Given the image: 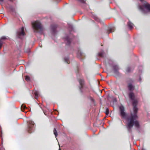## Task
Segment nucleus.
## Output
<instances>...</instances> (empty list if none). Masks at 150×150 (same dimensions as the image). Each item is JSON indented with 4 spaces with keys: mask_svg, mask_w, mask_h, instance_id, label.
<instances>
[{
    "mask_svg": "<svg viewBox=\"0 0 150 150\" xmlns=\"http://www.w3.org/2000/svg\"><path fill=\"white\" fill-rule=\"evenodd\" d=\"M128 96L129 98L132 100L133 101V110L134 113V115L131 114V116L127 119L128 122L127 128L128 131H129L134 125L136 127H138L139 124L138 122L136 120V119L137 117L136 115L138 110L137 108L136 107L137 101L136 100H134V94L131 91L129 93Z\"/></svg>",
    "mask_w": 150,
    "mask_h": 150,
    "instance_id": "f257e3e1",
    "label": "nucleus"
},
{
    "mask_svg": "<svg viewBox=\"0 0 150 150\" xmlns=\"http://www.w3.org/2000/svg\"><path fill=\"white\" fill-rule=\"evenodd\" d=\"M32 26L35 32H38L39 30L42 31L43 27L40 23L38 21H36L32 23Z\"/></svg>",
    "mask_w": 150,
    "mask_h": 150,
    "instance_id": "f03ea898",
    "label": "nucleus"
},
{
    "mask_svg": "<svg viewBox=\"0 0 150 150\" xmlns=\"http://www.w3.org/2000/svg\"><path fill=\"white\" fill-rule=\"evenodd\" d=\"M25 34V28L23 27L19 29L16 32V35L17 38L22 39Z\"/></svg>",
    "mask_w": 150,
    "mask_h": 150,
    "instance_id": "7ed1b4c3",
    "label": "nucleus"
},
{
    "mask_svg": "<svg viewBox=\"0 0 150 150\" xmlns=\"http://www.w3.org/2000/svg\"><path fill=\"white\" fill-rule=\"evenodd\" d=\"M120 115L122 118L125 119L127 118V115L125 112L124 107L122 105H121L119 106Z\"/></svg>",
    "mask_w": 150,
    "mask_h": 150,
    "instance_id": "20e7f679",
    "label": "nucleus"
},
{
    "mask_svg": "<svg viewBox=\"0 0 150 150\" xmlns=\"http://www.w3.org/2000/svg\"><path fill=\"white\" fill-rule=\"evenodd\" d=\"M146 9L147 10L150 11V4L146 3L143 6H139L138 7L139 9L143 13H145L144 11V9L143 7Z\"/></svg>",
    "mask_w": 150,
    "mask_h": 150,
    "instance_id": "39448f33",
    "label": "nucleus"
},
{
    "mask_svg": "<svg viewBox=\"0 0 150 150\" xmlns=\"http://www.w3.org/2000/svg\"><path fill=\"white\" fill-rule=\"evenodd\" d=\"M28 131H31L32 128L34 127V123L33 121H29L28 122Z\"/></svg>",
    "mask_w": 150,
    "mask_h": 150,
    "instance_id": "423d86ee",
    "label": "nucleus"
},
{
    "mask_svg": "<svg viewBox=\"0 0 150 150\" xmlns=\"http://www.w3.org/2000/svg\"><path fill=\"white\" fill-rule=\"evenodd\" d=\"M128 88L130 91H132L134 88V86L131 83L128 84Z\"/></svg>",
    "mask_w": 150,
    "mask_h": 150,
    "instance_id": "0eeeda50",
    "label": "nucleus"
},
{
    "mask_svg": "<svg viewBox=\"0 0 150 150\" xmlns=\"http://www.w3.org/2000/svg\"><path fill=\"white\" fill-rule=\"evenodd\" d=\"M127 25L129 27V28L130 29L132 28L134 25L130 21L128 22Z\"/></svg>",
    "mask_w": 150,
    "mask_h": 150,
    "instance_id": "6e6552de",
    "label": "nucleus"
},
{
    "mask_svg": "<svg viewBox=\"0 0 150 150\" xmlns=\"http://www.w3.org/2000/svg\"><path fill=\"white\" fill-rule=\"evenodd\" d=\"M79 83L81 85V86H82V85H83L84 83V81L82 79H80L79 80Z\"/></svg>",
    "mask_w": 150,
    "mask_h": 150,
    "instance_id": "1a4fd4ad",
    "label": "nucleus"
},
{
    "mask_svg": "<svg viewBox=\"0 0 150 150\" xmlns=\"http://www.w3.org/2000/svg\"><path fill=\"white\" fill-rule=\"evenodd\" d=\"M54 133L55 135V137H56L57 136L58 134L55 128L54 129Z\"/></svg>",
    "mask_w": 150,
    "mask_h": 150,
    "instance_id": "9d476101",
    "label": "nucleus"
},
{
    "mask_svg": "<svg viewBox=\"0 0 150 150\" xmlns=\"http://www.w3.org/2000/svg\"><path fill=\"white\" fill-rule=\"evenodd\" d=\"M25 79L26 81H28L30 80V77L28 76H25Z\"/></svg>",
    "mask_w": 150,
    "mask_h": 150,
    "instance_id": "9b49d317",
    "label": "nucleus"
},
{
    "mask_svg": "<svg viewBox=\"0 0 150 150\" xmlns=\"http://www.w3.org/2000/svg\"><path fill=\"white\" fill-rule=\"evenodd\" d=\"M7 39L6 37L5 36H3L1 37L0 40H1V41L2 40H6Z\"/></svg>",
    "mask_w": 150,
    "mask_h": 150,
    "instance_id": "f8f14e48",
    "label": "nucleus"
},
{
    "mask_svg": "<svg viewBox=\"0 0 150 150\" xmlns=\"http://www.w3.org/2000/svg\"><path fill=\"white\" fill-rule=\"evenodd\" d=\"M109 112V111L108 108H106V110L105 112V113L106 114V115H108V114Z\"/></svg>",
    "mask_w": 150,
    "mask_h": 150,
    "instance_id": "ddd939ff",
    "label": "nucleus"
},
{
    "mask_svg": "<svg viewBox=\"0 0 150 150\" xmlns=\"http://www.w3.org/2000/svg\"><path fill=\"white\" fill-rule=\"evenodd\" d=\"M3 44L1 40H0V48H1Z\"/></svg>",
    "mask_w": 150,
    "mask_h": 150,
    "instance_id": "4468645a",
    "label": "nucleus"
},
{
    "mask_svg": "<svg viewBox=\"0 0 150 150\" xmlns=\"http://www.w3.org/2000/svg\"><path fill=\"white\" fill-rule=\"evenodd\" d=\"M68 58H65L64 59V60H65V62H66L67 63H68V62H67V60H68Z\"/></svg>",
    "mask_w": 150,
    "mask_h": 150,
    "instance_id": "2eb2a0df",
    "label": "nucleus"
},
{
    "mask_svg": "<svg viewBox=\"0 0 150 150\" xmlns=\"http://www.w3.org/2000/svg\"><path fill=\"white\" fill-rule=\"evenodd\" d=\"M67 41V44L68 45H69L70 43V41L68 39H67L66 40Z\"/></svg>",
    "mask_w": 150,
    "mask_h": 150,
    "instance_id": "dca6fc26",
    "label": "nucleus"
},
{
    "mask_svg": "<svg viewBox=\"0 0 150 150\" xmlns=\"http://www.w3.org/2000/svg\"><path fill=\"white\" fill-rule=\"evenodd\" d=\"M114 71L115 73H116L117 72V70L116 69H115V68H114Z\"/></svg>",
    "mask_w": 150,
    "mask_h": 150,
    "instance_id": "f3484780",
    "label": "nucleus"
},
{
    "mask_svg": "<svg viewBox=\"0 0 150 150\" xmlns=\"http://www.w3.org/2000/svg\"><path fill=\"white\" fill-rule=\"evenodd\" d=\"M127 72H129V68H128L127 69Z\"/></svg>",
    "mask_w": 150,
    "mask_h": 150,
    "instance_id": "a211bd4d",
    "label": "nucleus"
},
{
    "mask_svg": "<svg viewBox=\"0 0 150 150\" xmlns=\"http://www.w3.org/2000/svg\"><path fill=\"white\" fill-rule=\"evenodd\" d=\"M35 94V95L36 96H37L38 95V94L37 93V92H35V93H34Z\"/></svg>",
    "mask_w": 150,
    "mask_h": 150,
    "instance_id": "6ab92c4d",
    "label": "nucleus"
},
{
    "mask_svg": "<svg viewBox=\"0 0 150 150\" xmlns=\"http://www.w3.org/2000/svg\"><path fill=\"white\" fill-rule=\"evenodd\" d=\"M99 55L100 56H102V54H99Z\"/></svg>",
    "mask_w": 150,
    "mask_h": 150,
    "instance_id": "aec40b11",
    "label": "nucleus"
},
{
    "mask_svg": "<svg viewBox=\"0 0 150 150\" xmlns=\"http://www.w3.org/2000/svg\"><path fill=\"white\" fill-rule=\"evenodd\" d=\"M141 78L140 77L139 78V81H141Z\"/></svg>",
    "mask_w": 150,
    "mask_h": 150,
    "instance_id": "412c9836",
    "label": "nucleus"
},
{
    "mask_svg": "<svg viewBox=\"0 0 150 150\" xmlns=\"http://www.w3.org/2000/svg\"><path fill=\"white\" fill-rule=\"evenodd\" d=\"M3 1V0H0V2H2Z\"/></svg>",
    "mask_w": 150,
    "mask_h": 150,
    "instance_id": "4be33fe9",
    "label": "nucleus"
},
{
    "mask_svg": "<svg viewBox=\"0 0 150 150\" xmlns=\"http://www.w3.org/2000/svg\"><path fill=\"white\" fill-rule=\"evenodd\" d=\"M23 107L24 108V106L22 105V106H21V108H22Z\"/></svg>",
    "mask_w": 150,
    "mask_h": 150,
    "instance_id": "5701e85b",
    "label": "nucleus"
},
{
    "mask_svg": "<svg viewBox=\"0 0 150 150\" xmlns=\"http://www.w3.org/2000/svg\"><path fill=\"white\" fill-rule=\"evenodd\" d=\"M140 1L142 2L143 1V0H140Z\"/></svg>",
    "mask_w": 150,
    "mask_h": 150,
    "instance_id": "b1692460",
    "label": "nucleus"
},
{
    "mask_svg": "<svg viewBox=\"0 0 150 150\" xmlns=\"http://www.w3.org/2000/svg\"><path fill=\"white\" fill-rule=\"evenodd\" d=\"M142 150H145V149H142Z\"/></svg>",
    "mask_w": 150,
    "mask_h": 150,
    "instance_id": "393cba45",
    "label": "nucleus"
},
{
    "mask_svg": "<svg viewBox=\"0 0 150 150\" xmlns=\"http://www.w3.org/2000/svg\"><path fill=\"white\" fill-rule=\"evenodd\" d=\"M112 32V31H110V32Z\"/></svg>",
    "mask_w": 150,
    "mask_h": 150,
    "instance_id": "a878e982",
    "label": "nucleus"
},
{
    "mask_svg": "<svg viewBox=\"0 0 150 150\" xmlns=\"http://www.w3.org/2000/svg\"><path fill=\"white\" fill-rule=\"evenodd\" d=\"M59 150H60V149H59Z\"/></svg>",
    "mask_w": 150,
    "mask_h": 150,
    "instance_id": "bb28decb",
    "label": "nucleus"
},
{
    "mask_svg": "<svg viewBox=\"0 0 150 150\" xmlns=\"http://www.w3.org/2000/svg\"><path fill=\"white\" fill-rule=\"evenodd\" d=\"M10 11H11V10H10Z\"/></svg>",
    "mask_w": 150,
    "mask_h": 150,
    "instance_id": "cd10ccee",
    "label": "nucleus"
}]
</instances>
